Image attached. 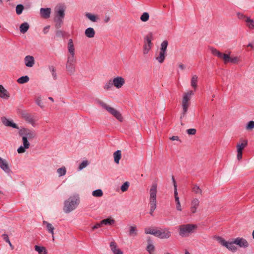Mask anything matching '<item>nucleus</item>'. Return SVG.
<instances>
[{
    "instance_id": "obj_35",
    "label": "nucleus",
    "mask_w": 254,
    "mask_h": 254,
    "mask_svg": "<svg viewBox=\"0 0 254 254\" xmlns=\"http://www.w3.org/2000/svg\"><path fill=\"white\" fill-rule=\"evenodd\" d=\"M29 80V77L27 75H25L19 77L17 81L19 84H24L28 82Z\"/></svg>"
},
{
    "instance_id": "obj_42",
    "label": "nucleus",
    "mask_w": 254,
    "mask_h": 254,
    "mask_svg": "<svg viewBox=\"0 0 254 254\" xmlns=\"http://www.w3.org/2000/svg\"><path fill=\"white\" fill-rule=\"evenodd\" d=\"M149 18V15L148 12H144L142 13V14L140 16V20L142 22H146L148 20Z\"/></svg>"
},
{
    "instance_id": "obj_10",
    "label": "nucleus",
    "mask_w": 254,
    "mask_h": 254,
    "mask_svg": "<svg viewBox=\"0 0 254 254\" xmlns=\"http://www.w3.org/2000/svg\"><path fill=\"white\" fill-rule=\"evenodd\" d=\"M23 145H21L18 149L17 152L18 153H23L25 152L26 149L29 148L30 143L28 141V139L25 136H21Z\"/></svg>"
},
{
    "instance_id": "obj_4",
    "label": "nucleus",
    "mask_w": 254,
    "mask_h": 254,
    "mask_svg": "<svg viewBox=\"0 0 254 254\" xmlns=\"http://www.w3.org/2000/svg\"><path fill=\"white\" fill-rule=\"evenodd\" d=\"M218 242L223 246L226 247L229 250L235 252L237 250L236 247L234 246L235 243L233 242H227L221 237H218L217 238Z\"/></svg>"
},
{
    "instance_id": "obj_36",
    "label": "nucleus",
    "mask_w": 254,
    "mask_h": 254,
    "mask_svg": "<svg viewBox=\"0 0 254 254\" xmlns=\"http://www.w3.org/2000/svg\"><path fill=\"white\" fill-rule=\"evenodd\" d=\"M245 21L249 28L253 29L254 28V21L252 19H251L250 17H247Z\"/></svg>"
},
{
    "instance_id": "obj_6",
    "label": "nucleus",
    "mask_w": 254,
    "mask_h": 254,
    "mask_svg": "<svg viewBox=\"0 0 254 254\" xmlns=\"http://www.w3.org/2000/svg\"><path fill=\"white\" fill-rule=\"evenodd\" d=\"M20 136H25L29 140L32 139L36 136V133L34 130H30L26 128L20 129L18 132Z\"/></svg>"
},
{
    "instance_id": "obj_59",
    "label": "nucleus",
    "mask_w": 254,
    "mask_h": 254,
    "mask_svg": "<svg viewBox=\"0 0 254 254\" xmlns=\"http://www.w3.org/2000/svg\"><path fill=\"white\" fill-rule=\"evenodd\" d=\"M196 130L194 128H190L187 130V132L189 135H194L196 133Z\"/></svg>"
},
{
    "instance_id": "obj_5",
    "label": "nucleus",
    "mask_w": 254,
    "mask_h": 254,
    "mask_svg": "<svg viewBox=\"0 0 254 254\" xmlns=\"http://www.w3.org/2000/svg\"><path fill=\"white\" fill-rule=\"evenodd\" d=\"M153 39V34L149 33L144 38V45L143 46V54H146L151 49V41Z\"/></svg>"
},
{
    "instance_id": "obj_29",
    "label": "nucleus",
    "mask_w": 254,
    "mask_h": 254,
    "mask_svg": "<svg viewBox=\"0 0 254 254\" xmlns=\"http://www.w3.org/2000/svg\"><path fill=\"white\" fill-rule=\"evenodd\" d=\"M68 51L69 54H74V47L73 43V41L71 39L68 40L67 44Z\"/></svg>"
},
{
    "instance_id": "obj_54",
    "label": "nucleus",
    "mask_w": 254,
    "mask_h": 254,
    "mask_svg": "<svg viewBox=\"0 0 254 254\" xmlns=\"http://www.w3.org/2000/svg\"><path fill=\"white\" fill-rule=\"evenodd\" d=\"M192 191L197 194H201L202 192L201 190L197 185H194L193 187L192 188Z\"/></svg>"
},
{
    "instance_id": "obj_44",
    "label": "nucleus",
    "mask_w": 254,
    "mask_h": 254,
    "mask_svg": "<svg viewBox=\"0 0 254 254\" xmlns=\"http://www.w3.org/2000/svg\"><path fill=\"white\" fill-rule=\"evenodd\" d=\"M55 22V27L57 29H59L62 27L63 23V19H54Z\"/></svg>"
},
{
    "instance_id": "obj_13",
    "label": "nucleus",
    "mask_w": 254,
    "mask_h": 254,
    "mask_svg": "<svg viewBox=\"0 0 254 254\" xmlns=\"http://www.w3.org/2000/svg\"><path fill=\"white\" fill-rule=\"evenodd\" d=\"M171 236V232L169 230L165 228L164 229L158 230L157 234V237L160 239H168Z\"/></svg>"
},
{
    "instance_id": "obj_17",
    "label": "nucleus",
    "mask_w": 254,
    "mask_h": 254,
    "mask_svg": "<svg viewBox=\"0 0 254 254\" xmlns=\"http://www.w3.org/2000/svg\"><path fill=\"white\" fill-rule=\"evenodd\" d=\"M51 10L50 8H41L40 13L41 16L44 18L47 19L50 16Z\"/></svg>"
},
{
    "instance_id": "obj_51",
    "label": "nucleus",
    "mask_w": 254,
    "mask_h": 254,
    "mask_svg": "<svg viewBox=\"0 0 254 254\" xmlns=\"http://www.w3.org/2000/svg\"><path fill=\"white\" fill-rule=\"evenodd\" d=\"M129 186V183L128 182H125L121 187V190L123 192L127 191Z\"/></svg>"
},
{
    "instance_id": "obj_9",
    "label": "nucleus",
    "mask_w": 254,
    "mask_h": 254,
    "mask_svg": "<svg viewBox=\"0 0 254 254\" xmlns=\"http://www.w3.org/2000/svg\"><path fill=\"white\" fill-rule=\"evenodd\" d=\"M147 246L146 247V251L149 254H154L155 247L154 245V241L152 238L148 236L146 238Z\"/></svg>"
},
{
    "instance_id": "obj_52",
    "label": "nucleus",
    "mask_w": 254,
    "mask_h": 254,
    "mask_svg": "<svg viewBox=\"0 0 254 254\" xmlns=\"http://www.w3.org/2000/svg\"><path fill=\"white\" fill-rule=\"evenodd\" d=\"M35 103L40 108H43L44 107L43 104L42 102V98L40 96H38L36 98Z\"/></svg>"
},
{
    "instance_id": "obj_57",
    "label": "nucleus",
    "mask_w": 254,
    "mask_h": 254,
    "mask_svg": "<svg viewBox=\"0 0 254 254\" xmlns=\"http://www.w3.org/2000/svg\"><path fill=\"white\" fill-rule=\"evenodd\" d=\"M56 36L59 38L64 37V34L63 31L59 30L56 31Z\"/></svg>"
},
{
    "instance_id": "obj_1",
    "label": "nucleus",
    "mask_w": 254,
    "mask_h": 254,
    "mask_svg": "<svg viewBox=\"0 0 254 254\" xmlns=\"http://www.w3.org/2000/svg\"><path fill=\"white\" fill-rule=\"evenodd\" d=\"M79 203L78 195L70 196L64 201V210L65 213H69L74 210Z\"/></svg>"
},
{
    "instance_id": "obj_48",
    "label": "nucleus",
    "mask_w": 254,
    "mask_h": 254,
    "mask_svg": "<svg viewBox=\"0 0 254 254\" xmlns=\"http://www.w3.org/2000/svg\"><path fill=\"white\" fill-rule=\"evenodd\" d=\"M70 55L67 57V63H75L76 59L74 58V54H69Z\"/></svg>"
},
{
    "instance_id": "obj_24",
    "label": "nucleus",
    "mask_w": 254,
    "mask_h": 254,
    "mask_svg": "<svg viewBox=\"0 0 254 254\" xmlns=\"http://www.w3.org/2000/svg\"><path fill=\"white\" fill-rule=\"evenodd\" d=\"M85 34L86 37L91 38L94 37L95 32L93 28L89 27L85 30Z\"/></svg>"
},
{
    "instance_id": "obj_19",
    "label": "nucleus",
    "mask_w": 254,
    "mask_h": 254,
    "mask_svg": "<svg viewBox=\"0 0 254 254\" xmlns=\"http://www.w3.org/2000/svg\"><path fill=\"white\" fill-rule=\"evenodd\" d=\"M110 247L114 254H123V252L117 248V245L114 241L110 243Z\"/></svg>"
},
{
    "instance_id": "obj_37",
    "label": "nucleus",
    "mask_w": 254,
    "mask_h": 254,
    "mask_svg": "<svg viewBox=\"0 0 254 254\" xmlns=\"http://www.w3.org/2000/svg\"><path fill=\"white\" fill-rule=\"evenodd\" d=\"M92 195L95 197H101L103 196V192L102 190L97 189L92 191Z\"/></svg>"
},
{
    "instance_id": "obj_25",
    "label": "nucleus",
    "mask_w": 254,
    "mask_h": 254,
    "mask_svg": "<svg viewBox=\"0 0 254 254\" xmlns=\"http://www.w3.org/2000/svg\"><path fill=\"white\" fill-rule=\"evenodd\" d=\"M29 25L27 22L22 23L19 27L20 31L21 33L24 34L28 30Z\"/></svg>"
},
{
    "instance_id": "obj_23",
    "label": "nucleus",
    "mask_w": 254,
    "mask_h": 254,
    "mask_svg": "<svg viewBox=\"0 0 254 254\" xmlns=\"http://www.w3.org/2000/svg\"><path fill=\"white\" fill-rule=\"evenodd\" d=\"M193 94V93L192 91H190L185 94L182 101V104H188V101L190 100L191 95Z\"/></svg>"
},
{
    "instance_id": "obj_58",
    "label": "nucleus",
    "mask_w": 254,
    "mask_h": 254,
    "mask_svg": "<svg viewBox=\"0 0 254 254\" xmlns=\"http://www.w3.org/2000/svg\"><path fill=\"white\" fill-rule=\"evenodd\" d=\"M199 203V201L198 199L195 198L191 201V206L192 207H197Z\"/></svg>"
},
{
    "instance_id": "obj_56",
    "label": "nucleus",
    "mask_w": 254,
    "mask_h": 254,
    "mask_svg": "<svg viewBox=\"0 0 254 254\" xmlns=\"http://www.w3.org/2000/svg\"><path fill=\"white\" fill-rule=\"evenodd\" d=\"M88 164V162L87 160H85L82 161V162L79 165L78 167V170H81L83 169L84 168L86 167Z\"/></svg>"
},
{
    "instance_id": "obj_34",
    "label": "nucleus",
    "mask_w": 254,
    "mask_h": 254,
    "mask_svg": "<svg viewBox=\"0 0 254 254\" xmlns=\"http://www.w3.org/2000/svg\"><path fill=\"white\" fill-rule=\"evenodd\" d=\"M166 54V53L160 51L159 56L156 57V60L159 63H162L164 62Z\"/></svg>"
},
{
    "instance_id": "obj_64",
    "label": "nucleus",
    "mask_w": 254,
    "mask_h": 254,
    "mask_svg": "<svg viewBox=\"0 0 254 254\" xmlns=\"http://www.w3.org/2000/svg\"><path fill=\"white\" fill-rule=\"evenodd\" d=\"M176 209L179 211L182 210V208H181L180 203H176Z\"/></svg>"
},
{
    "instance_id": "obj_12",
    "label": "nucleus",
    "mask_w": 254,
    "mask_h": 254,
    "mask_svg": "<svg viewBox=\"0 0 254 254\" xmlns=\"http://www.w3.org/2000/svg\"><path fill=\"white\" fill-rule=\"evenodd\" d=\"M1 121L2 123L6 127H10L13 128L19 129V127L17 125L13 123L12 120H9L5 117L1 118Z\"/></svg>"
},
{
    "instance_id": "obj_16",
    "label": "nucleus",
    "mask_w": 254,
    "mask_h": 254,
    "mask_svg": "<svg viewBox=\"0 0 254 254\" xmlns=\"http://www.w3.org/2000/svg\"><path fill=\"white\" fill-rule=\"evenodd\" d=\"M0 168L7 174L11 172V170L6 160L1 157H0Z\"/></svg>"
},
{
    "instance_id": "obj_21",
    "label": "nucleus",
    "mask_w": 254,
    "mask_h": 254,
    "mask_svg": "<svg viewBox=\"0 0 254 254\" xmlns=\"http://www.w3.org/2000/svg\"><path fill=\"white\" fill-rule=\"evenodd\" d=\"M10 97L8 92L1 85H0V98L8 99Z\"/></svg>"
},
{
    "instance_id": "obj_11",
    "label": "nucleus",
    "mask_w": 254,
    "mask_h": 254,
    "mask_svg": "<svg viewBox=\"0 0 254 254\" xmlns=\"http://www.w3.org/2000/svg\"><path fill=\"white\" fill-rule=\"evenodd\" d=\"M21 116L26 122L30 124L33 127H35V123L32 115L25 111L21 112Z\"/></svg>"
},
{
    "instance_id": "obj_7",
    "label": "nucleus",
    "mask_w": 254,
    "mask_h": 254,
    "mask_svg": "<svg viewBox=\"0 0 254 254\" xmlns=\"http://www.w3.org/2000/svg\"><path fill=\"white\" fill-rule=\"evenodd\" d=\"M65 7L64 5L61 4L55 7L54 19H64L65 16Z\"/></svg>"
},
{
    "instance_id": "obj_49",
    "label": "nucleus",
    "mask_w": 254,
    "mask_h": 254,
    "mask_svg": "<svg viewBox=\"0 0 254 254\" xmlns=\"http://www.w3.org/2000/svg\"><path fill=\"white\" fill-rule=\"evenodd\" d=\"M113 85H114L113 80L110 79L106 83L104 89L106 90H108L112 88Z\"/></svg>"
},
{
    "instance_id": "obj_61",
    "label": "nucleus",
    "mask_w": 254,
    "mask_h": 254,
    "mask_svg": "<svg viewBox=\"0 0 254 254\" xmlns=\"http://www.w3.org/2000/svg\"><path fill=\"white\" fill-rule=\"evenodd\" d=\"M103 225L102 224H101V221L100 222V223H97L95 225H94L93 227H92V229L94 230H95L96 229H98L100 227H101Z\"/></svg>"
},
{
    "instance_id": "obj_22",
    "label": "nucleus",
    "mask_w": 254,
    "mask_h": 254,
    "mask_svg": "<svg viewBox=\"0 0 254 254\" xmlns=\"http://www.w3.org/2000/svg\"><path fill=\"white\" fill-rule=\"evenodd\" d=\"M210 50L214 56H215L219 58L222 59L224 60V57L226 55L225 54H223L217 50L216 49L212 47L210 48Z\"/></svg>"
},
{
    "instance_id": "obj_3",
    "label": "nucleus",
    "mask_w": 254,
    "mask_h": 254,
    "mask_svg": "<svg viewBox=\"0 0 254 254\" xmlns=\"http://www.w3.org/2000/svg\"><path fill=\"white\" fill-rule=\"evenodd\" d=\"M96 101L97 103L99 104L101 106H102L103 108L106 109L108 112H109L111 114L113 115L116 118H117L120 121H122V117L120 113L116 110L115 109L109 106L106 103L101 101L99 99H96Z\"/></svg>"
},
{
    "instance_id": "obj_39",
    "label": "nucleus",
    "mask_w": 254,
    "mask_h": 254,
    "mask_svg": "<svg viewBox=\"0 0 254 254\" xmlns=\"http://www.w3.org/2000/svg\"><path fill=\"white\" fill-rule=\"evenodd\" d=\"M48 68H49V70L51 71V72L52 73V76H53L54 79H55V80L57 79V73L56 72V69H55V67H54V66L49 65Z\"/></svg>"
},
{
    "instance_id": "obj_28",
    "label": "nucleus",
    "mask_w": 254,
    "mask_h": 254,
    "mask_svg": "<svg viewBox=\"0 0 254 254\" xmlns=\"http://www.w3.org/2000/svg\"><path fill=\"white\" fill-rule=\"evenodd\" d=\"M43 224L44 225H46L47 230L51 234H54V227L52 226V225L47 222L46 221H43Z\"/></svg>"
},
{
    "instance_id": "obj_43",
    "label": "nucleus",
    "mask_w": 254,
    "mask_h": 254,
    "mask_svg": "<svg viewBox=\"0 0 254 254\" xmlns=\"http://www.w3.org/2000/svg\"><path fill=\"white\" fill-rule=\"evenodd\" d=\"M85 16L92 22H96L97 20V16L90 13H86Z\"/></svg>"
},
{
    "instance_id": "obj_30",
    "label": "nucleus",
    "mask_w": 254,
    "mask_h": 254,
    "mask_svg": "<svg viewBox=\"0 0 254 254\" xmlns=\"http://www.w3.org/2000/svg\"><path fill=\"white\" fill-rule=\"evenodd\" d=\"M115 222V221L114 219L111 218H108L105 219H103L101 221V224L103 225H112L113 224H114Z\"/></svg>"
},
{
    "instance_id": "obj_41",
    "label": "nucleus",
    "mask_w": 254,
    "mask_h": 254,
    "mask_svg": "<svg viewBox=\"0 0 254 254\" xmlns=\"http://www.w3.org/2000/svg\"><path fill=\"white\" fill-rule=\"evenodd\" d=\"M198 77L194 75L192 76L191 80V85L192 87L195 88L197 86V81Z\"/></svg>"
},
{
    "instance_id": "obj_8",
    "label": "nucleus",
    "mask_w": 254,
    "mask_h": 254,
    "mask_svg": "<svg viewBox=\"0 0 254 254\" xmlns=\"http://www.w3.org/2000/svg\"><path fill=\"white\" fill-rule=\"evenodd\" d=\"M157 187L156 183H153L151 186L149 192V203H156Z\"/></svg>"
},
{
    "instance_id": "obj_47",
    "label": "nucleus",
    "mask_w": 254,
    "mask_h": 254,
    "mask_svg": "<svg viewBox=\"0 0 254 254\" xmlns=\"http://www.w3.org/2000/svg\"><path fill=\"white\" fill-rule=\"evenodd\" d=\"M2 237L3 239L8 244L11 249H13L14 247L10 242L8 235L6 234H3L2 235Z\"/></svg>"
},
{
    "instance_id": "obj_18",
    "label": "nucleus",
    "mask_w": 254,
    "mask_h": 254,
    "mask_svg": "<svg viewBox=\"0 0 254 254\" xmlns=\"http://www.w3.org/2000/svg\"><path fill=\"white\" fill-rule=\"evenodd\" d=\"M24 63L27 67H32L35 63L34 57L31 56H26L24 58Z\"/></svg>"
},
{
    "instance_id": "obj_27",
    "label": "nucleus",
    "mask_w": 254,
    "mask_h": 254,
    "mask_svg": "<svg viewBox=\"0 0 254 254\" xmlns=\"http://www.w3.org/2000/svg\"><path fill=\"white\" fill-rule=\"evenodd\" d=\"M158 230L151 228L150 227L146 228L145 229V233L146 234H151L155 236H157V234L158 233Z\"/></svg>"
},
{
    "instance_id": "obj_60",
    "label": "nucleus",
    "mask_w": 254,
    "mask_h": 254,
    "mask_svg": "<svg viewBox=\"0 0 254 254\" xmlns=\"http://www.w3.org/2000/svg\"><path fill=\"white\" fill-rule=\"evenodd\" d=\"M238 15V18L240 19H243V20H246L247 19V16H246L245 15H244L242 13H238L237 14Z\"/></svg>"
},
{
    "instance_id": "obj_40",
    "label": "nucleus",
    "mask_w": 254,
    "mask_h": 254,
    "mask_svg": "<svg viewBox=\"0 0 254 254\" xmlns=\"http://www.w3.org/2000/svg\"><path fill=\"white\" fill-rule=\"evenodd\" d=\"M168 45L167 41H164L161 44L160 51L166 53L167 48Z\"/></svg>"
},
{
    "instance_id": "obj_38",
    "label": "nucleus",
    "mask_w": 254,
    "mask_h": 254,
    "mask_svg": "<svg viewBox=\"0 0 254 254\" xmlns=\"http://www.w3.org/2000/svg\"><path fill=\"white\" fill-rule=\"evenodd\" d=\"M129 235L130 236H135L137 235V229L135 226H130L129 228Z\"/></svg>"
},
{
    "instance_id": "obj_45",
    "label": "nucleus",
    "mask_w": 254,
    "mask_h": 254,
    "mask_svg": "<svg viewBox=\"0 0 254 254\" xmlns=\"http://www.w3.org/2000/svg\"><path fill=\"white\" fill-rule=\"evenodd\" d=\"M24 9V6L21 4H19L16 6V12L17 14L20 15L22 13Z\"/></svg>"
},
{
    "instance_id": "obj_15",
    "label": "nucleus",
    "mask_w": 254,
    "mask_h": 254,
    "mask_svg": "<svg viewBox=\"0 0 254 254\" xmlns=\"http://www.w3.org/2000/svg\"><path fill=\"white\" fill-rule=\"evenodd\" d=\"M234 243L241 248H246L249 246V243L247 241L243 238H237L234 240Z\"/></svg>"
},
{
    "instance_id": "obj_53",
    "label": "nucleus",
    "mask_w": 254,
    "mask_h": 254,
    "mask_svg": "<svg viewBox=\"0 0 254 254\" xmlns=\"http://www.w3.org/2000/svg\"><path fill=\"white\" fill-rule=\"evenodd\" d=\"M246 128L247 130H252L254 128V121H249L246 125Z\"/></svg>"
},
{
    "instance_id": "obj_33",
    "label": "nucleus",
    "mask_w": 254,
    "mask_h": 254,
    "mask_svg": "<svg viewBox=\"0 0 254 254\" xmlns=\"http://www.w3.org/2000/svg\"><path fill=\"white\" fill-rule=\"evenodd\" d=\"M248 145V141L247 140H244L243 142L238 144L237 145V151H242L244 148Z\"/></svg>"
},
{
    "instance_id": "obj_63",
    "label": "nucleus",
    "mask_w": 254,
    "mask_h": 254,
    "mask_svg": "<svg viewBox=\"0 0 254 254\" xmlns=\"http://www.w3.org/2000/svg\"><path fill=\"white\" fill-rule=\"evenodd\" d=\"M49 27L50 26H47L44 28L43 32L44 34H47L48 33Z\"/></svg>"
},
{
    "instance_id": "obj_62",
    "label": "nucleus",
    "mask_w": 254,
    "mask_h": 254,
    "mask_svg": "<svg viewBox=\"0 0 254 254\" xmlns=\"http://www.w3.org/2000/svg\"><path fill=\"white\" fill-rule=\"evenodd\" d=\"M243 156V152L242 151H237V159L238 160H240L242 158Z\"/></svg>"
},
{
    "instance_id": "obj_26",
    "label": "nucleus",
    "mask_w": 254,
    "mask_h": 254,
    "mask_svg": "<svg viewBox=\"0 0 254 254\" xmlns=\"http://www.w3.org/2000/svg\"><path fill=\"white\" fill-rule=\"evenodd\" d=\"M114 161L116 164H119L121 158L122 154L121 150H117L114 153Z\"/></svg>"
},
{
    "instance_id": "obj_14",
    "label": "nucleus",
    "mask_w": 254,
    "mask_h": 254,
    "mask_svg": "<svg viewBox=\"0 0 254 254\" xmlns=\"http://www.w3.org/2000/svg\"><path fill=\"white\" fill-rule=\"evenodd\" d=\"M112 80L114 85L118 89L121 88L125 83L124 78L121 76H117Z\"/></svg>"
},
{
    "instance_id": "obj_32",
    "label": "nucleus",
    "mask_w": 254,
    "mask_h": 254,
    "mask_svg": "<svg viewBox=\"0 0 254 254\" xmlns=\"http://www.w3.org/2000/svg\"><path fill=\"white\" fill-rule=\"evenodd\" d=\"M35 250L38 252L39 254H47L46 249L43 247L35 245L34 247Z\"/></svg>"
},
{
    "instance_id": "obj_2",
    "label": "nucleus",
    "mask_w": 254,
    "mask_h": 254,
    "mask_svg": "<svg viewBox=\"0 0 254 254\" xmlns=\"http://www.w3.org/2000/svg\"><path fill=\"white\" fill-rule=\"evenodd\" d=\"M196 228V225L192 224L181 225L179 228V235L182 237L188 236L189 234L193 233Z\"/></svg>"
},
{
    "instance_id": "obj_50",
    "label": "nucleus",
    "mask_w": 254,
    "mask_h": 254,
    "mask_svg": "<svg viewBox=\"0 0 254 254\" xmlns=\"http://www.w3.org/2000/svg\"><path fill=\"white\" fill-rule=\"evenodd\" d=\"M183 106V112L181 116L180 119H182L186 114L188 108V104H182Z\"/></svg>"
},
{
    "instance_id": "obj_55",
    "label": "nucleus",
    "mask_w": 254,
    "mask_h": 254,
    "mask_svg": "<svg viewBox=\"0 0 254 254\" xmlns=\"http://www.w3.org/2000/svg\"><path fill=\"white\" fill-rule=\"evenodd\" d=\"M149 204L150 206L149 213L151 215H153V213L156 208V203H149Z\"/></svg>"
},
{
    "instance_id": "obj_46",
    "label": "nucleus",
    "mask_w": 254,
    "mask_h": 254,
    "mask_svg": "<svg viewBox=\"0 0 254 254\" xmlns=\"http://www.w3.org/2000/svg\"><path fill=\"white\" fill-rule=\"evenodd\" d=\"M66 169L65 167H61L57 170V173L59 174V177H62L65 175Z\"/></svg>"
},
{
    "instance_id": "obj_31",
    "label": "nucleus",
    "mask_w": 254,
    "mask_h": 254,
    "mask_svg": "<svg viewBox=\"0 0 254 254\" xmlns=\"http://www.w3.org/2000/svg\"><path fill=\"white\" fill-rule=\"evenodd\" d=\"M74 64V63H66V69L70 74H73L75 71V66Z\"/></svg>"
},
{
    "instance_id": "obj_20",
    "label": "nucleus",
    "mask_w": 254,
    "mask_h": 254,
    "mask_svg": "<svg viewBox=\"0 0 254 254\" xmlns=\"http://www.w3.org/2000/svg\"><path fill=\"white\" fill-rule=\"evenodd\" d=\"M238 62V58L237 57L232 58L228 54H226V55L224 57V62L225 64H227L229 63L236 64Z\"/></svg>"
}]
</instances>
